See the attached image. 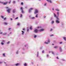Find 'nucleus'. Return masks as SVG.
Instances as JSON below:
<instances>
[{
  "label": "nucleus",
  "instance_id": "nucleus-61",
  "mask_svg": "<svg viewBox=\"0 0 66 66\" xmlns=\"http://www.w3.org/2000/svg\"><path fill=\"white\" fill-rule=\"evenodd\" d=\"M56 54L57 55H58V54H59V53H57Z\"/></svg>",
  "mask_w": 66,
  "mask_h": 66
},
{
  "label": "nucleus",
  "instance_id": "nucleus-21",
  "mask_svg": "<svg viewBox=\"0 0 66 66\" xmlns=\"http://www.w3.org/2000/svg\"><path fill=\"white\" fill-rule=\"evenodd\" d=\"M38 29H42V27L41 26H38L37 27Z\"/></svg>",
  "mask_w": 66,
  "mask_h": 66
},
{
  "label": "nucleus",
  "instance_id": "nucleus-15",
  "mask_svg": "<svg viewBox=\"0 0 66 66\" xmlns=\"http://www.w3.org/2000/svg\"><path fill=\"white\" fill-rule=\"evenodd\" d=\"M16 12V9H14L13 10V13H15V12Z\"/></svg>",
  "mask_w": 66,
  "mask_h": 66
},
{
  "label": "nucleus",
  "instance_id": "nucleus-38",
  "mask_svg": "<svg viewBox=\"0 0 66 66\" xmlns=\"http://www.w3.org/2000/svg\"><path fill=\"white\" fill-rule=\"evenodd\" d=\"M0 3H1L2 4H3V2L1 1H0Z\"/></svg>",
  "mask_w": 66,
  "mask_h": 66
},
{
  "label": "nucleus",
  "instance_id": "nucleus-14",
  "mask_svg": "<svg viewBox=\"0 0 66 66\" xmlns=\"http://www.w3.org/2000/svg\"><path fill=\"white\" fill-rule=\"evenodd\" d=\"M44 30V29H41L39 30V32H42V31H43Z\"/></svg>",
  "mask_w": 66,
  "mask_h": 66
},
{
  "label": "nucleus",
  "instance_id": "nucleus-24",
  "mask_svg": "<svg viewBox=\"0 0 66 66\" xmlns=\"http://www.w3.org/2000/svg\"><path fill=\"white\" fill-rule=\"evenodd\" d=\"M4 24H5V25H7V23L5 22H4Z\"/></svg>",
  "mask_w": 66,
  "mask_h": 66
},
{
  "label": "nucleus",
  "instance_id": "nucleus-41",
  "mask_svg": "<svg viewBox=\"0 0 66 66\" xmlns=\"http://www.w3.org/2000/svg\"><path fill=\"white\" fill-rule=\"evenodd\" d=\"M46 56H47V57H49V55L48 54H47Z\"/></svg>",
  "mask_w": 66,
  "mask_h": 66
},
{
  "label": "nucleus",
  "instance_id": "nucleus-1",
  "mask_svg": "<svg viewBox=\"0 0 66 66\" xmlns=\"http://www.w3.org/2000/svg\"><path fill=\"white\" fill-rule=\"evenodd\" d=\"M5 8L8 9V10H7V12H8V13H10V11H11V9H9V7H5Z\"/></svg>",
  "mask_w": 66,
  "mask_h": 66
},
{
  "label": "nucleus",
  "instance_id": "nucleus-30",
  "mask_svg": "<svg viewBox=\"0 0 66 66\" xmlns=\"http://www.w3.org/2000/svg\"><path fill=\"white\" fill-rule=\"evenodd\" d=\"M58 48V47L57 46H55L54 47V48L55 49H56V48Z\"/></svg>",
  "mask_w": 66,
  "mask_h": 66
},
{
  "label": "nucleus",
  "instance_id": "nucleus-16",
  "mask_svg": "<svg viewBox=\"0 0 66 66\" xmlns=\"http://www.w3.org/2000/svg\"><path fill=\"white\" fill-rule=\"evenodd\" d=\"M37 57H38L39 56V52H37Z\"/></svg>",
  "mask_w": 66,
  "mask_h": 66
},
{
  "label": "nucleus",
  "instance_id": "nucleus-44",
  "mask_svg": "<svg viewBox=\"0 0 66 66\" xmlns=\"http://www.w3.org/2000/svg\"><path fill=\"white\" fill-rule=\"evenodd\" d=\"M29 31V28H27V32H28Z\"/></svg>",
  "mask_w": 66,
  "mask_h": 66
},
{
  "label": "nucleus",
  "instance_id": "nucleus-7",
  "mask_svg": "<svg viewBox=\"0 0 66 66\" xmlns=\"http://www.w3.org/2000/svg\"><path fill=\"white\" fill-rule=\"evenodd\" d=\"M48 2H50V3H52V1L51 0H46Z\"/></svg>",
  "mask_w": 66,
  "mask_h": 66
},
{
  "label": "nucleus",
  "instance_id": "nucleus-20",
  "mask_svg": "<svg viewBox=\"0 0 66 66\" xmlns=\"http://www.w3.org/2000/svg\"><path fill=\"white\" fill-rule=\"evenodd\" d=\"M3 55L4 57H6V56H5V53H4L3 54Z\"/></svg>",
  "mask_w": 66,
  "mask_h": 66
},
{
  "label": "nucleus",
  "instance_id": "nucleus-28",
  "mask_svg": "<svg viewBox=\"0 0 66 66\" xmlns=\"http://www.w3.org/2000/svg\"><path fill=\"white\" fill-rule=\"evenodd\" d=\"M55 10L56 11H59V9H55Z\"/></svg>",
  "mask_w": 66,
  "mask_h": 66
},
{
  "label": "nucleus",
  "instance_id": "nucleus-12",
  "mask_svg": "<svg viewBox=\"0 0 66 66\" xmlns=\"http://www.w3.org/2000/svg\"><path fill=\"white\" fill-rule=\"evenodd\" d=\"M25 47H26V48H27H27H28V44H26V45H25L24 46Z\"/></svg>",
  "mask_w": 66,
  "mask_h": 66
},
{
  "label": "nucleus",
  "instance_id": "nucleus-32",
  "mask_svg": "<svg viewBox=\"0 0 66 66\" xmlns=\"http://www.w3.org/2000/svg\"><path fill=\"white\" fill-rule=\"evenodd\" d=\"M1 44V45H4V43H3V42H2Z\"/></svg>",
  "mask_w": 66,
  "mask_h": 66
},
{
  "label": "nucleus",
  "instance_id": "nucleus-23",
  "mask_svg": "<svg viewBox=\"0 0 66 66\" xmlns=\"http://www.w3.org/2000/svg\"><path fill=\"white\" fill-rule=\"evenodd\" d=\"M31 19H35V17H31Z\"/></svg>",
  "mask_w": 66,
  "mask_h": 66
},
{
  "label": "nucleus",
  "instance_id": "nucleus-27",
  "mask_svg": "<svg viewBox=\"0 0 66 66\" xmlns=\"http://www.w3.org/2000/svg\"><path fill=\"white\" fill-rule=\"evenodd\" d=\"M32 15H31L29 16V18L30 19H31V18H32Z\"/></svg>",
  "mask_w": 66,
  "mask_h": 66
},
{
  "label": "nucleus",
  "instance_id": "nucleus-22",
  "mask_svg": "<svg viewBox=\"0 0 66 66\" xmlns=\"http://www.w3.org/2000/svg\"><path fill=\"white\" fill-rule=\"evenodd\" d=\"M54 16L55 17V18H56L57 17L56 16V14L55 13H54Z\"/></svg>",
  "mask_w": 66,
  "mask_h": 66
},
{
  "label": "nucleus",
  "instance_id": "nucleus-63",
  "mask_svg": "<svg viewBox=\"0 0 66 66\" xmlns=\"http://www.w3.org/2000/svg\"><path fill=\"white\" fill-rule=\"evenodd\" d=\"M11 20H13V19L11 18Z\"/></svg>",
  "mask_w": 66,
  "mask_h": 66
},
{
  "label": "nucleus",
  "instance_id": "nucleus-53",
  "mask_svg": "<svg viewBox=\"0 0 66 66\" xmlns=\"http://www.w3.org/2000/svg\"><path fill=\"white\" fill-rule=\"evenodd\" d=\"M2 33H3V32H0V34H2Z\"/></svg>",
  "mask_w": 66,
  "mask_h": 66
},
{
  "label": "nucleus",
  "instance_id": "nucleus-25",
  "mask_svg": "<svg viewBox=\"0 0 66 66\" xmlns=\"http://www.w3.org/2000/svg\"><path fill=\"white\" fill-rule=\"evenodd\" d=\"M52 24H53L54 23V21H53L51 22Z\"/></svg>",
  "mask_w": 66,
  "mask_h": 66
},
{
  "label": "nucleus",
  "instance_id": "nucleus-64",
  "mask_svg": "<svg viewBox=\"0 0 66 66\" xmlns=\"http://www.w3.org/2000/svg\"><path fill=\"white\" fill-rule=\"evenodd\" d=\"M46 16H44V18H46Z\"/></svg>",
  "mask_w": 66,
  "mask_h": 66
},
{
  "label": "nucleus",
  "instance_id": "nucleus-4",
  "mask_svg": "<svg viewBox=\"0 0 66 66\" xmlns=\"http://www.w3.org/2000/svg\"><path fill=\"white\" fill-rule=\"evenodd\" d=\"M33 10V8H30L29 10V13H31V11H32V10Z\"/></svg>",
  "mask_w": 66,
  "mask_h": 66
},
{
  "label": "nucleus",
  "instance_id": "nucleus-46",
  "mask_svg": "<svg viewBox=\"0 0 66 66\" xmlns=\"http://www.w3.org/2000/svg\"><path fill=\"white\" fill-rule=\"evenodd\" d=\"M17 25L18 26H20V24L19 23H18Z\"/></svg>",
  "mask_w": 66,
  "mask_h": 66
},
{
  "label": "nucleus",
  "instance_id": "nucleus-50",
  "mask_svg": "<svg viewBox=\"0 0 66 66\" xmlns=\"http://www.w3.org/2000/svg\"><path fill=\"white\" fill-rule=\"evenodd\" d=\"M44 51L43 50L42 52V53H44Z\"/></svg>",
  "mask_w": 66,
  "mask_h": 66
},
{
  "label": "nucleus",
  "instance_id": "nucleus-33",
  "mask_svg": "<svg viewBox=\"0 0 66 66\" xmlns=\"http://www.w3.org/2000/svg\"><path fill=\"white\" fill-rule=\"evenodd\" d=\"M1 17L3 19H4V16H3L1 15Z\"/></svg>",
  "mask_w": 66,
  "mask_h": 66
},
{
  "label": "nucleus",
  "instance_id": "nucleus-10",
  "mask_svg": "<svg viewBox=\"0 0 66 66\" xmlns=\"http://www.w3.org/2000/svg\"><path fill=\"white\" fill-rule=\"evenodd\" d=\"M15 54L16 55H18L19 54V51H16L15 52Z\"/></svg>",
  "mask_w": 66,
  "mask_h": 66
},
{
  "label": "nucleus",
  "instance_id": "nucleus-48",
  "mask_svg": "<svg viewBox=\"0 0 66 66\" xmlns=\"http://www.w3.org/2000/svg\"><path fill=\"white\" fill-rule=\"evenodd\" d=\"M15 19H18V17H17L15 18Z\"/></svg>",
  "mask_w": 66,
  "mask_h": 66
},
{
  "label": "nucleus",
  "instance_id": "nucleus-57",
  "mask_svg": "<svg viewBox=\"0 0 66 66\" xmlns=\"http://www.w3.org/2000/svg\"><path fill=\"white\" fill-rule=\"evenodd\" d=\"M52 29H51L50 30V31H52Z\"/></svg>",
  "mask_w": 66,
  "mask_h": 66
},
{
  "label": "nucleus",
  "instance_id": "nucleus-8",
  "mask_svg": "<svg viewBox=\"0 0 66 66\" xmlns=\"http://www.w3.org/2000/svg\"><path fill=\"white\" fill-rule=\"evenodd\" d=\"M38 10L37 9H36L34 12L35 14H37V13H38Z\"/></svg>",
  "mask_w": 66,
  "mask_h": 66
},
{
  "label": "nucleus",
  "instance_id": "nucleus-56",
  "mask_svg": "<svg viewBox=\"0 0 66 66\" xmlns=\"http://www.w3.org/2000/svg\"><path fill=\"white\" fill-rule=\"evenodd\" d=\"M23 2H22L21 3V5H23Z\"/></svg>",
  "mask_w": 66,
  "mask_h": 66
},
{
  "label": "nucleus",
  "instance_id": "nucleus-39",
  "mask_svg": "<svg viewBox=\"0 0 66 66\" xmlns=\"http://www.w3.org/2000/svg\"><path fill=\"white\" fill-rule=\"evenodd\" d=\"M44 6H46L47 5V3H45L44 4Z\"/></svg>",
  "mask_w": 66,
  "mask_h": 66
},
{
  "label": "nucleus",
  "instance_id": "nucleus-34",
  "mask_svg": "<svg viewBox=\"0 0 66 66\" xmlns=\"http://www.w3.org/2000/svg\"><path fill=\"white\" fill-rule=\"evenodd\" d=\"M57 16H59V12H57Z\"/></svg>",
  "mask_w": 66,
  "mask_h": 66
},
{
  "label": "nucleus",
  "instance_id": "nucleus-47",
  "mask_svg": "<svg viewBox=\"0 0 66 66\" xmlns=\"http://www.w3.org/2000/svg\"><path fill=\"white\" fill-rule=\"evenodd\" d=\"M30 30H32V26L30 27Z\"/></svg>",
  "mask_w": 66,
  "mask_h": 66
},
{
  "label": "nucleus",
  "instance_id": "nucleus-2",
  "mask_svg": "<svg viewBox=\"0 0 66 66\" xmlns=\"http://www.w3.org/2000/svg\"><path fill=\"white\" fill-rule=\"evenodd\" d=\"M50 39H48V40H47L45 42V44H48L49 43H50Z\"/></svg>",
  "mask_w": 66,
  "mask_h": 66
},
{
  "label": "nucleus",
  "instance_id": "nucleus-49",
  "mask_svg": "<svg viewBox=\"0 0 66 66\" xmlns=\"http://www.w3.org/2000/svg\"><path fill=\"white\" fill-rule=\"evenodd\" d=\"M10 43V42H7V44H9Z\"/></svg>",
  "mask_w": 66,
  "mask_h": 66
},
{
  "label": "nucleus",
  "instance_id": "nucleus-35",
  "mask_svg": "<svg viewBox=\"0 0 66 66\" xmlns=\"http://www.w3.org/2000/svg\"><path fill=\"white\" fill-rule=\"evenodd\" d=\"M22 14H21L20 15V18H22Z\"/></svg>",
  "mask_w": 66,
  "mask_h": 66
},
{
  "label": "nucleus",
  "instance_id": "nucleus-42",
  "mask_svg": "<svg viewBox=\"0 0 66 66\" xmlns=\"http://www.w3.org/2000/svg\"><path fill=\"white\" fill-rule=\"evenodd\" d=\"M54 36V35H50V36H51H51Z\"/></svg>",
  "mask_w": 66,
  "mask_h": 66
},
{
  "label": "nucleus",
  "instance_id": "nucleus-26",
  "mask_svg": "<svg viewBox=\"0 0 66 66\" xmlns=\"http://www.w3.org/2000/svg\"><path fill=\"white\" fill-rule=\"evenodd\" d=\"M56 18L57 19V20H60V18H58L57 17Z\"/></svg>",
  "mask_w": 66,
  "mask_h": 66
},
{
  "label": "nucleus",
  "instance_id": "nucleus-3",
  "mask_svg": "<svg viewBox=\"0 0 66 66\" xmlns=\"http://www.w3.org/2000/svg\"><path fill=\"white\" fill-rule=\"evenodd\" d=\"M20 9L21 10V12L22 13V14H24V12L23 11V8H22V7H21L20 8Z\"/></svg>",
  "mask_w": 66,
  "mask_h": 66
},
{
  "label": "nucleus",
  "instance_id": "nucleus-40",
  "mask_svg": "<svg viewBox=\"0 0 66 66\" xmlns=\"http://www.w3.org/2000/svg\"><path fill=\"white\" fill-rule=\"evenodd\" d=\"M62 61H65V60L64 59H61Z\"/></svg>",
  "mask_w": 66,
  "mask_h": 66
},
{
  "label": "nucleus",
  "instance_id": "nucleus-13",
  "mask_svg": "<svg viewBox=\"0 0 66 66\" xmlns=\"http://www.w3.org/2000/svg\"><path fill=\"white\" fill-rule=\"evenodd\" d=\"M8 3V2H7L5 3H4L3 2V5H6V4H7Z\"/></svg>",
  "mask_w": 66,
  "mask_h": 66
},
{
  "label": "nucleus",
  "instance_id": "nucleus-59",
  "mask_svg": "<svg viewBox=\"0 0 66 66\" xmlns=\"http://www.w3.org/2000/svg\"><path fill=\"white\" fill-rule=\"evenodd\" d=\"M23 31H25V28H23Z\"/></svg>",
  "mask_w": 66,
  "mask_h": 66
},
{
  "label": "nucleus",
  "instance_id": "nucleus-36",
  "mask_svg": "<svg viewBox=\"0 0 66 66\" xmlns=\"http://www.w3.org/2000/svg\"><path fill=\"white\" fill-rule=\"evenodd\" d=\"M36 18H38V14H37L36 16Z\"/></svg>",
  "mask_w": 66,
  "mask_h": 66
},
{
  "label": "nucleus",
  "instance_id": "nucleus-31",
  "mask_svg": "<svg viewBox=\"0 0 66 66\" xmlns=\"http://www.w3.org/2000/svg\"><path fill=\"white\" fill-rule=\"evenodd\" d=\"M51 52L52 53V54H53V55H54L55 54V53H54V52H53V51H52Z\"/></svg>",
  "mask_w": 66,
  "mask_h": 66
},
{
  "label": "nucleus",
  "instance_id": "nucleus-55",
  "mask_svg": "<svg viewBox=\"0 0 66 66\" xmlns=\"http://www.w3.org/2000/svg\"><path fill=\"white\" fill-rule=\"evenodd\" d=\"M15 2H16V1H13V3H15Z\"/></svg>",
  "mask_w": 66,
  "mask_h": 66
},
{
  "label": "nucleus",
  "instance_id": "nucleus-43",
  "mask_svg": "<svg viewBox=\"0 0 66 66\" xmlns=\"http://www.w3.org/2000/svg\"><path fill=\"white\" fill-rule=\"evenodd\" d=\"M13 18H14V17H15V15H14V14H13Z\"/></svg>",
  "mask_w": 66,
  "mask_h": 66
},
{
  "label": "nucleus",
  "instance_id": "nucleus-51",
  "mask_svg": "<svg viewBox=\"0 0 66 66\" xmlns=\"http://www.w3.org/2000/svg\"><path fill=\"white\" fill-rule=\"evenodd\" d=\"M40 49H43V47H40Z\"/></svg>",
  "mask_w": 66,
  "mask_h": 66
},
{
  "label": "nucleus",
  "instance_id": "nucleus-18",
  "mask_svg": "<svg viewBox=\"0 0 66 66\" xmlns=\"http://www.w3.org/2000/svg\"><path fill=\"white\" fill-rule=\"evenodd\" d=\"M64 23H62L61 27H62V28H63V27H64Z\"/></svg>",
  "mask_w": 66,
  "mask_h": 66
},
{
  "label": "nucleus",
  "instance_id": "nucleus-6",
  "mask_svg": "<svg viewBox=\"0 0 66 66\" xmlns=\"http://www.w3.org/2000/svg\"><path fill=\"white\" fill-rule=\"evenodd\" d=\"M59 51L60 52H62L63 51L62 50V48L61 47H59Z\"/></svg>",
  "mask_w": 66,
  "mask_h": 66
},
{
  "label": "nucleus",
  "instance_id": "nucleus-37",
  "mask_svg": "<svg viewBox=\"0 0 66 66\" xmlns=\"http://www.w3.org/2000/svg\"><path fill=\"white\" fill-rule=\"evenodd\" d=\"M60 44H63V42H59Z\"/></svg>",
  "mask_w": 66,
  "mask_h": 66
},
{
  "label": "nucleus",
  "instance_id": "nucleus-19",
  "mask_svg": "<svg viewBox=\"0 0 66 66\" xmlns=\"http://www.w3.org/2000/svg\"><path fill=\"white\" fill-rule=\"evenodd\" d=\"M21 32H22L21 34H22V35H24V32L22 31Z\"/></svg>",
  "mask_w": 66,
  "mask_h": 66
},
{
  "label": "nucleus",
  "instance_id": "nucleus-17",
  "mask_svg": "<svg viewBox=\"0 0 66 66\" xmlns=\"http://www.w3.org/2000/svg\"><path fill=\"white\" fill-rule=\"evenodd\" d=\"M7 33L6 32H5L3 34V35H6L7 34Z\"/></svg>",
  "mask_w": 66,
  "mask_h": 66
},
{
  "label": "nucleus",
  "instance_id": "nucleus-58",
  "mask_svg": "<svg viewBox=\"0 0 66 66\" xmlns=\"http://www.w3.org/2000/svg\"><path fill=\"white\" fill-rule=\"evenodd\" d=\"M22 50H24V48L23 47L22 48Z\"/></svg>",
  "mask_w": 66,
  "mask_h": 66
},
{
  "label": "nucleus",
  "instance_id": "nucleus-45",
  "mask_svg": "<svg viewBox=\"0 0 66 66\" xmlns=\"http://www.w3.org/2000/svg\"><path fill=\"white\" fill-rule=\"evenodd\" d=\"M37 36L36 35H35L34 36V38H36V37Z\"/></svg>",
  "mask_w": 66,
  "mask_h": 66
},
{
  "label": "nucleus",
  "instance_id": "nucleus-52",
  "mask_svg": "<svg viewBox=\"0 0 66 66\" xmlns=\"http://www.w3.org/2000/svg\"><path fill=\"white\" fill-rule=\"evenodd\" d=\"M6 18H5L4 19V20H6Z\"/></svg>",
  "mask_w": 66,
  "mask_h": 66
},
{
  "label": "nucleus",
  "instance_id": "nucleus-5",
  "mask_svg": "<svg viewBox=\"0 0 66 66\" xmlns=\"http://www.w3.org/2000/svg\"><path fill=\"white\" fill-rule=\"evenodd\" d=\"M56 23H57V24H59V23H60V21L58 20H56L55 21Z\"/></svg>",
  "mask_w": 66,
  "mask_h": 66
},
{
  "label": "nucleus",
  "instance_id": "nucleus-29",
  "mask_svg": "<svg viewBox=\"0 0 66 66\" xmlns=\"http://www.w3.org/2000/svg\"><path fill=\"white\" fill-rule=\"evenodd\" d=\"M24 66H27V64L26 63H25L24 64Z\"/></svg>",
  "mask_w": 66,
  "mask_h": 66
},
{
  "label": "nucleus",
  "instance_id": "nucleus-60",
  "mask_svg": "<svg viewBox=\"0 0 66 66\" xmlns=\"http://www.w3.org/2000/svg\"><path fill=\"white\" fill-rule=\"evenodd\" d=\"M56 59H59V57H56Z\"/></svg>",
  "mask_w": 66,
  "mask_h": 66
},
{
  "label": "nucleus",
  "instance_id": "nucleus-62",
  "mask_svg": "<svg viewBox=\"0 0 66 66\" xmlns=\"http://www.w3.org/2000/svg\"><path fill=\"white\" fill-rule=\"evenodd\" d=\"M22 54H24V52H22Z\"/></svg>",
  "mask_w": 66,
  "mask_h": 66
},
{
  "label": "nucleus",
  "instance_id": "nucleus-11",
  "mask_svg": "<svg viewBox=\"0 0 66 66\" xmlns=\"http://www.w3.org/2000/svg\"><path fill=\"white\" fill-rule=\"evenodd\" d=\"M20 65V64L19 63H17L15 64V66H19Z\"/></svg>",
  "mask_w": 66,
  "mask_h": 66
},
{
  "label": "nucleus",
  "instance_id": "nucleus-9",
  "mask_svg": "<svg viewBox=\"0 0 66 66\" xmlns=\"http://www.w3.org/2000/svg\"><path fill=\"white\" fill-rule=\"evenodd\" d=\"M34 32L36 33H38V30L37 29H35L34 30Z\"/></svg>",
  "mask_w": 66,
  "mask_h": 66
},
{
  "label": "nucleus",
  "instance_id": "nucleus-54",
  "mask_svg": "<svg viewBox=\"0 0 66 66\" xmlns=\"http://www.w3.org/2000/svg\"><path fill=\"white\" fill-rule=\"evenodd\" d=\"M2 42H5V41L4 40H3L2 41Z\"/></svg>",
  "mask_w": 66,
  "mask_h": 66
}]
</instances>
